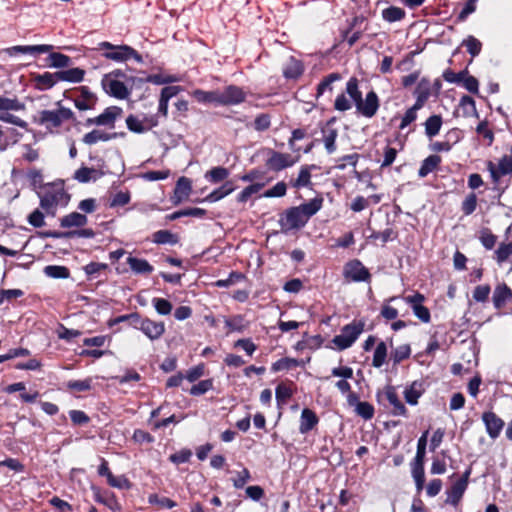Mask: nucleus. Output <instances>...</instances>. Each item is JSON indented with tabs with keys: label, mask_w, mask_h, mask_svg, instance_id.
I'll return each instance as SVG.
<instances>
[{
	"label": "nucleus",
	"mask_w": 512,
	"mask_h": 512,
	"mask_svg": "<svg viewBox=\"0 0 512 512\" xmlns=\"http://www.w3.org/2000/svg\"><path fill=\"white\" fill-rule=\"evenodd\" d=\"M57 105L58 109L42 110L34 119L38 125L43 126L50 133L58 132L64 121L74 118V113L71 109L61 106L60 102H58Z\"/></svg>",
	"instance_id": "f257e3e1"
},
{
	"label": "nucleus",
	"mask_w": 512,
	"mask_h": 512,
	"mask_svg": "<svg viewBox=\"0 0 512 512\" xmlns=\"http://www.w3.org/2000/svg\"><path fill=\"white\" fill-rule=\"evenodd\" d=\"M70 197L62 185H49L40 195V206L47 214L55 215L58 206H66Z\"/></svg>",
	"instance_id": "f03ea898"
},
{
	"label": "nucleus",
	"mask_w": 512,
	"mask_h": 512,
	"mask_svg": "<svg viewBox=\"0 0 512 512\" xmlns=\"http://www.w3.org/2000/svg\"><path fill=\"white\" fill-rule=\"evenodd\" d=\"M25 104L17 97L0 96V121L15 125L20 128H27V122L12 112L24 111Z\"/></svg>",
	"instance_id": "7ed1b4c3"
},
{
	"label": "nucleus",
	"mask_w": 512,
	"mask_h": 512,
	"mask_svg": "<svg viewBox=\"0 0 512 512\" xmlns=\"http://www.w3.org/2000/svg\"><path fill=\"white\" fill-rule=\"evenodd\" d=\"M126 319H132L133 327L140 330L152 341L160 339L165 333V324L161 321L157 322L149 318H140L136 313L121 316L118 321H124Z\"/></svg>",
	"instance_id": "20e7f679"
},
{
	"label": "nucleus",
	"mask_w": 512,
	"mask_h": 512,
	"mask_svg": "<svg viewBox=\"0 0 512 512\" xmlns=\"http://www.w3.org/2000/svg\"><path fill=\"white\" fill-rule=\"evenodd\" d=\"M101 49L107 50L103 56L115 62H126L129 59H134L138 63L143 61L142 56L132 47L128 45H113L110 42H101L99 44Z\"/></svg>",
	"instance_id": "39448f33"
},
{
	"label": "nucleus",
	"mask_w": 512,
	"mask_h": 512,
	"mask_svg": "<svg viewBox=\"0 0 512 512\" xmlns=\"http://www.w3.org/2000/svg\"><path fill=\"white\" fill-rule=\"evenodd\" d=\"M428 431L423 433L417 443V452L415 459L412 463V477L415 481L416 489L420 492L424 487L425 472H424V458L426 453Z\"/></svg>",
	"instance_id": "423d86ee"
},
{
	"label": "nucleus",
	"mask_w": 512,
	"mask_h": 512,
	"mask_svg": "<svg viewBox=\"0 0 512 512\" xmlns=\"http://www.w3.org/2000/svg\"><path fill=\"white\" fill-rule=\"evenodd\" d=\"M364 327L365 322L362 320L353 321L350 324L345 325L342 328L341 333L333 338V343L340 350L349 348L364 331Z\"/></svg>",
	"instance_id": "0eeeda50"
},
{
	"label": "nucleus",
	"mask_w": 512,
	"mask_h": 512,
	"mask_svg": "<svg viewBox=\"0 0 512 512\" xmlns=\"http://www.w3.org/2000/svg\"><path fill=\"white\" fill-rule=\"evenodd\" d=\"M119 75H123V73L116 71L105 75L102 79V86L109 95L125 99L128 97L129 91L125 84L116 78Z\"/></svg>",
	"instance_id": "6e6552de"
},
{
	"label": "nucleus",
	"mask_w": 512,
	"mask_h": 512,
	"mask_svg": "<svg viewBox=\"0 0 512 512\" xmlns=\"http://www.w3.org/2000/svg\"><path fill=\"white\" fill-rule=\"evenodd\" d=\"M123 110L117 106L107 107L100 115L94 118H88L86 126L97 125L114 128L116 120L122 115Z\"/></svg>",
	"instance_id": "1a4fd4ad"
},
{
	"label": "nucleus",
	"mask_w": 512,
	"mask_h": 512,
	"mask_svg": "<svg viewBox=\"0 0 512 512\" xmlns=\"http://www.w3.org/2000/svg\"><path fill=\"white\" fill-rule=\"evenodd\" d=\"M279 223L283 230H292L305 226L307 220L297 206L286 210L284 216L280 218Z\"/></svg>",
	"instance_id": "9d476101"
},
{
	"label": "nucleus",
	"mask_w": 512,
	"mask_h": 512,
	"mask_svg": "<svg viewBox=\"0 0 512 512\" xmlns=\"http://www.w3.org/2000/svg\"><path fill=\"white\" fill-rule=\"evenodd\" d=\"M127 128L134 133H144L153 127L158 125V119L155 115L144 116L139 118L138 116L129 115L126 118Z\"/></svg>",
	"instance_id": "9b49d317"
},
{
	"label": "nucleus",
	"mask_w": 512,
	"mask_h": 512,
	"mask_svg": "<svg viewBox=\"0 0 512 512\" xmlns=\"http://www.w3.org/2000/svg\"><path fill=\"white\" fill-rule=\"evenodd\" d=\"M343 275L354 282L367 281L370 278L369 271L359 260H352L344 266Z\"/></svg>",
	"instance_id": "f8f14e48"
},
{
	"label": "nucleus",
	"mask_w": 512,
	"mask_h": 512,
	"mask_svg": "<svg viewBox=\"0 0 512 512\" xmlns=\"http://www.w3.org/2000/svg\"><path fill=\"white\" fill-rule=\"evenodd\" d=\"M379 98L374 91H370L366 94L365 99L361 97L355 104L357 111L367 118H372L379 109Z\"/></svg>",
	"instance_id": "ddd939ff"
},
{
	"label": "nucleus",
	"mask_w": 512,
	"mask_h": 512,
	"mask_svg": "<svg viewBox=\"0 0 512 512\" xmlns=\"http://www.w3.org/2000/svg\"><path fill=\"white\" fill-rule=\"evenodd\" d=\"M245 99L246 93L240 87L230 85L222 91L219 90V105H237L244 102Z\"/></svg>",
	"instance_id": "4468645a"
},
{
	"label": "nucleus",
	"mask_w": 512,
	"mask_h": 512,
	"mask_svg": "<svg viewBox=\"0 0 512 512\" xmlns=\"http://www.w3.org/2000/svg\"><path fill=\"white\" fill-rule=\"evenodd\" d=\"M469 475L470 471H466L465 474L447 491L446 503L455 506L460 502L465 490L467 489Z\"/></svg>",
	"instance_id": "2eb2a0df"
},
{
	"label": "nucleus",
	"mask_w": 512,
	"mask_h": 512,
	"mask_svg": "<svg viewBox=\"0 0 512 512\" xmlns=\"http://www.w3.org/2000/svg\"><path fill=\"white\" fill-rule=\"evenodd\" d=\"M53 46L49 44H40V45H17L6 48L4 52L9 56H15L16 54H29V55H37L42 53H48L53 50Z\"/></svg>",
	"instance_id": "dca6fc26"
},
{
	"label": "nucleus",
	"mask_w": 512,
	"mask_h": 512,
	"mask_svg": "<svg viewBox=\"0 0 512 512\" xmlns=\"http://www.w3.org/2000/svg\"><path fill=\"white\" fill-rule=\"evenodd\" d=\"M488 171L494 181H498L502 176L512 173V155H504L500 158L498 165L488 162Z\"/></svg>",
	"instance_id": "f3484780"
},
{
	"label": "nucleus",
	"mask_w": 512,
	"mask_h": 512,
	"mask_svg": "<svg viewBox=\"0 0 512 512\" xmlns=\"http://www.w3.org/2000/svg\"><path fill=\"white\" fill-rule=\"evenodd\" d=\"M295 163L296 159H294L290 154L276 151L271 152V155L266 162L267 166L273 171H281L293 166Z\"/></svg>",
	"instance_id": "a211bd4d"
},
{
	"label": "nucleus",
	"mask_w": 512,
	"mask_h": 512,
	"mask_svg": "<svg viewBox=\"0 0 512 512\" xmlns=\"http://www.w3.org/2000/svg\"><path fill=\"white\" fill-rule=\"evenodd\" d=\"M482 420L490 438L496 439L504 427V421L492 411L484 412Z\"/></svg>",
	"instance_id": "6ab92c4d"
},
{
	"label": "nucleus",
	"mask_w": 512,
	"mask_h": 512,
	"mask_svg": "<svg viewBox=\"0 0 512 512\" xmlns=\"http://www.w3.org/2000/svg\"><path fill=\"white\" fill-rule=\"evenodd\" d=\"M331 374L334 377L341 378L336 382L335 386L339 389L342 394L351 392V385L347 381L353 377V369L348 366H339L331 370Z\"/></svg>",
	"instance_id": "aec40b11"
},
{
	"label": "nucleus",
	"mask_w": 512,
	"mask_h": 512,
	"mask_svg": "<svg viewBox=\"0 0 512 512\" xmlns=\"http://www.w3.org/2000/svg\"><path fill=\"white\" fill-rule=\"evenodd\" d=\"M192 190V183L190 179L186 177H180L177 180L173 196L171 197V201L174 205H179L183 201L189 198V195Z\"/></svg>",
	"instance_id": "412c9836"
},
{
	"label": "nucleus",
	"mask_w": 512,
	"mask_h": 512,
	"mask_svg": "<svg viewBox=\"0 0 512 512\" xmlns=\"http://www.w3.org/2000/svg\"><path fill=\"white\" fill-rule=\"evenodd\" d=\"M425 387L422 381H414L404 390L405 401L409 405H417L419 398L424 394Z\"/></svg>",
	"instance_id": "4be33fe9"
},
{
	"label": "nucleus",
	"mask_w": 512,
	"mask_h": 512,
	"mask_svg": "<svg viewBox=\"0 0 512 512\" xmlns=\"http://www.w3.org/2000/svg\"><path fill=\"white\" fill-rule=\"evenodd\" d=\"M33 80L36 89L40 91L48 90L59 82L58 72H44L43 74H36L34 75Z\"/></svg>",
	"instance_id": "5701e85b"
},
{
	"label": "nucleus",
	"mask_w": 512,
	"mask_h": 512,
	"mask_svg": "<svg viewBox=\"0 0 512 512\" xmlns=\"http://www.w3.org/2000/svg\"><path fill=\"white\" fill-rule=\"evenodd\" d=\"M512 299V291L506 284H499L493 292V304L499 309Z\"/></svg>",
	"instance_id": "b1692460"
},
{
	"label": "nucleus",
	"mask_w": 512,
	"mask_h": 512,
	"mask_svg": "<svg viewBox=\"0 0 512 512\" xmlns=\"http://www.w3.org/2000/svg\"><path fill=\"white\" fill-rule=\"evenodd\" d=\"M385 396L392 406V414L395 416H407V409L398 398V395L393 387H388L385 391Z\"/></svg>",
	"instance_id": "393cba45"
},
{
	"label": "nucleus",
	"mask_w": 512,
	"mask_h": 512,
	"mask_svg": "<svg viewBox=\"0 0 512 512\" xmlns=\"http://www.w3.org/2000/svg\"><path fill=\"white\" fill-rule=\"evenodd\" d=\"M117 137V133H107L99 129H94L83 136L82 141L87 145H94L98 142H106Z\"/></svg>",
	"instance_id": "a878e982"
},
{
	"label": "nucleus",
	"mask_w": 512,
	"mask_h": 512,
	"mask_svg": "<svg viewBox=\"0 0 512 512\" xmlns=\"http://www.w3.org/2000/svg\"><path fill=\"white\" fill-rule=\"evenodd\" d=\"M318 423V417L312 410L305 408L302 410L300 417L299 431L301 434H306L312 430Z\"/></svg>",
	"instance_id": "bb28decb"
},
{
	"label": "nucleus",
	"mask_w": 512,
	"mask_h": 512,
	"mask_svg": "<svg viewBox=\"0 0 512 512\" xmlns=\"http://www.w3.org/2000/svg\"><path fill=\"white\" fill-rule=\"evenodd\" d=\"M82 95L74 100L75 107L80 111L91 110L96 103L95 96L86 87L81 88Z\"/></svg>",
	"instance_id": "cd10ccee"
},
{
	"label": "nucleus",
	"mask_w": 512,
	"mask_h": 512,
	"mask_svg": "<svg viewBox=\"0 0 512 512\" xmlns=\"http://www.w3.org/2000/svg\"><path fill=\"white\" fill-rule=\"evenodd\" d=\"M303 73V65L302 63L295 59L294 57H290L284 68L283 75L287 79H296Z\"/></svg>",
	"instance_id": "c85d7f7f"
},
{
	"label": "nucleus",
	"mask_w": 512,
	"mask_h": 512,
	"mask_svg": "<svg viewBox=\"0 0 512 512\" xmlns=\"http://www.w3.org/2000/svg\"><path fill=\"white\" fill-rule=\"evenodd\" d=\"M87 217L84 214L78 212H72L60 220L61 227L71 228V227H82L87 224Z\"/></svg>",
	"instance_id": "c756f323"
},
{
	"label": "nucleus",
	"mask_w": 512,
	"mask_h": 512,
	"mask_svg": "<svg viewBox=\"0 0 512 512\" xmlns=\"http://www.w3.org/2000/svg\"><path fill=\"white\" fill-rule=\"evenodd\" d=\"M85 76V71L81 68H71L63 71H58L59 81L70 82V83H80L83 81Z\"/></svg>",
	"instance_id": "7c9ffc66"
},
{
	"label": "nucleus",
	"mask_w": 512,
	"mask_h": 512,
	"mask_svg": "<svg viewBox=\"0 0 512 512\" xmlns=\"http://www.w3.org/2000/svg\"><path fill=\"white\" fill-rule=\"evenodd\" d=\"M127 264L136 274H150L153 271V267L145 259L129 256L127 258Z\"/></svg>",
	"instance_id": "2f4dec72"
},
{
	"label": "nucleus",
	"mask_w": 512,
	"mask_h": 512,
	"mask_svg": "<svg viewBox=\"0 0 512 512\" xmlns=\"http://www.w3.org/2000/svg\"><path fill=\"white\" fill-rule=\"evenodd\" d=\"M441 163V157L438 155H430L425 158L418 170V175L421 178L426 177L433 172Z\"/></svg>",
	"instance_id": "473e14b6"
},
{
	"label": "nucleus",
	"mask_w": 512,
	"mask_h": 512,
	"mask_svg": "<svg viewBox=\"0 0 512 512\" xmlns=\"http://www.w3.org/2000/svg\"><path fill=\"white\" fill-rule=\"evenodd\" d=\"M192 96L200 103L219 105V90L204 91L197 89L192 92Z\"/></svg>",
	"instance_id": "72a5a7b5"
},
{
	"label": "nucleus",
	"mask_w": 512,
	"mask_h": 512,
	"mask_svg": "<svg viewBox=\"0 0 512 512\" xmlns=\"http://www.w3.org/2000/svg\"><path fill=\"white\" fill-rule=\"evenodd\" d=\"M322 205H323V198L316 197L307 203L299 205L298 207L301 210V212L303 213L306 220L308 221L310 217L315 215L322 208Z\"/></svg>",
	"instance_id": "f704fd0d"
},
{
	"label": "nucleus",
	"mask_w": 512,
	"mask_h": 512,
	"mask_svg": "<svg viewBox=\"0 0 512 512\" xmlns=\"http://www.w3.org/2000/svg\"><path fill=\"white\" fill-rule=\"evenodd\" d=\"M229 170L225 167L217 166L207 171L204 175L205 179L210 183H220L229 176Z\"/></svg>",
	"instance_id": "c9c22d12"
},
{
	"label": "nucleus",
	"mask_w": 512,
	"mask_h": 512,
	"mask_svg": "<svg viewBox=\"0 0 512 512\" xmlns=\"http://www.w3.org/2000/svg\"><path fill=\"white\" fill-rule=\"evenodd\" d=\"M235 190V187L231 182L224 183L221 187L212 191L206 198L205 201L208 202H217L227 195L231 194Z\"/></svg>",
	"instance_id": "e433bc0d"
},
{
	"label": "nucleus",
	"mask_w": 512,
	"mask_h": 512,
	"mask_svg": "<svg viewBox=\"0 0 512 512\" xmlns=\"http://www.w3.org/2000/svg\"><path fill=\"white\" fill-rule=\"evenodd\" d=\"M304 364L305 363L303 360L285 357V358H281L278 361H276L275 363H273L271 369L274 372H278V371H283V370H290V369H293L298 366H304Z\"/></svg>",
	"instance_id": "4c0bfd02"
},
{
	"label": "nucleus",
	"mask_w": 512,
	"mask_h": 512,
	"mask_svg": "<svg viewBox=\"0 0 512 512\" xmlns=\"http://www.w3.org/2000/svg\"><path fill=\"white\" fill-rule=\"evenodd\" d=\"M100 177V172L94 168L81 167L74 173V179L80 183H87Z\"/></svg>",
	"instance_id": "58836bf2"
},
{
	"label": "nucleus",
	"mask_w": 512,
	"mask_h": 512,
	"mask_svg": "<svg viewBox=\"0 0 512 512\" xmlns=\"http://www.w3.org/2000/svg\"><path fill=\"white\" fill-rule=\"evenodd\" d=\"M424 126L426 135L432 138L440 132L442 117L440 115H432L425 121Z\"/></svg>",
	"instance_id": "ea45409f"
},
{
	"label": "nucleus",
	"mask_w": 512,
	"mask_h": 512,
	"mask_svg": "<svg viewBox=\"0 0 512 512\" xmlns=\"http://www.w3.org/2000/svg\"><path fill=\"white\" fill-rule=\"evenodd\" d=\"M47 60L50 68H66L71 63L69 56L58 52L50 53Z\"/></svg>",
	"instance_id": "a19ab883"
},
{
	"label": "nucleus",
	"mask_w": 512,
	"mask_h": 512,
	"mask_svg": "<svg viewBox=\"0 0 512 512\" xmlns=\"http://www.w3.org/2000/svg\"><path fill=\"white\" fill-rule=\"evenodd\" d=\"M405 15V11L397 6H390L382 11V18L389 23L401 21Z\"/></svg>",
	"instance_id": "79ce46f5"
},
{
	"label": "nucleus",
	"mask_w": 512,
	"mask_h": 512,
	"mask_svg": "<svg viewBox=\"0 0 512 512\" xmlns=\"http://www.w3.org/2000/svg\"><path fill=\"white\" fill-rule=\"evenodd\" d=\"M323 143L328 154L336 151V139L338 132L334 128H328L323 131Z\"/></svg>",
	"instance_id": "37998d69"
},
{
	"label": "nucleus",
	"mask_w": 512,
	"mask_h": 512,
	"mask_svg": "<svg viewBox=\"0 0 512 512\" xmlns=\"http://www.w3.org/2000/svg\"><path fill=\"white\" fill-rule=\"evenodd\" d=\"M410 355H411L410 345L402 344V345L397 346L396 348H394L391 351L390 357H391L393 363L396 365V364H399L400 362H402L403 360L409 358Z\"/></svg>",
	"instance_id": "c03bdc74"
},
{
	"label": "nucleus",
	"mask_w": 512,
	"mask_h": 512,
	"mask_svg": "<svg viewBox=\"0 0 512 512\" xmlns=\"http://www.w3.org/2000/svg\"><path fill=\"white\" fill-rule=\"evenodd\" d=\"M387 345L385 342L381 341L376 346V349L374 351L372 365L376 368H380L383 366V364L386 361L387 358Z\"/></svg>",
	"instance_id": "a18cd8bd"
},
{
	"label": "nucleus",
	"mask_w": 512,
	"mask_h": 512,
	"mask_svg": "<svg viewBox=\"0 0 512 512\" xmlns=\"http://www.w3.org/2000/svg\"><path fill=\"white\" fill-rule=\"evenodd\" d=\"M46 276L54 279H65L69 277V270L65 266L48 265L44 268Z\"/></svg>",
	"instance_id": "49530a36"
},
{
	"label": "nucleus",
	"mask_w": 512,
	"mask_h": 512,
	"mask_svg": "<svg viewBox=\"0 0 512 512\" xmlns=\"http://www.w3.org/2000/svg\"><path fill=\"white\" fill-rule=\"evenodd\" d=\"M265 186L264 183H254L244 188L237 196L239 203L247 202L253 194L258 193Z\"/></svg>",
	"instance_id": "de8ad7c7"
},
{
	"label": "nucleus",
	"mask_w": 512,
	"mask_h": 512,
	"mask_svg": "<svg viewBox=\"0 0 512 512\" xmlns=\"http://www.w3.org/2000/svg\"><path fill=\"white\" fill-rule=\"evenodd\" d=\"M224 323L225 327L228 329V332H241L246 328L244 319L240 315H236L231 318H225Z\"/></svg>",
	"instance_id": "09e8293b"
},
{
	"label": "nucleus",
	"mask_w": 512,
	"mask_h": 512,
	"mask_svg": "<svg viewBox=\"0 0 512 512\" xmlns=\"http://www.w3.org/2000/svg\"><path fill=\"white\" fill-rule=\"evenodd\" d=\"M153 241L157 244H175L177 237L168 230H159L153 234Z\"/></svg>",
	"instance_id": "8fccbe9b"
},
{
	"label": "nucleus",
	"mask_w": 512,
	"mask_h": 512,
	"mask_svg": "<svg viewBox=\"0 0 512 512\" xmlns=\"http://www.w3.org/2000/svg\"><path fill=\"white\" fill-rule=\"evenodd\" d=\"M148 502L152 505H157L161 509H172L176 503L168 497H160L157 494H151L148 497Z\"/></svg>",
	"instance_id": "3c124183"
},
{
	"label": "nucleus",
	"mask_w": 512,
	"mask_h": 512,
	"mask_svg": "<svg viewBox=\"0 0 512 512\" xmlns=\"http://www.w3.org/2000/svg\"><path fill=\"white\" fill-rule=\"evenodd\" d=\"M462 45L466 47L472 57L479 55L482 49V43L474 36H468L463 40Z\"/></svg>",
	"instance_id": "603ef678"
},
{
	"label": "nucleus",
	"mask_w": 512,
	"mask_h": 512,
	"mask_svg": "<svg viewBox=\"0 0 512 512\" xmlns=\"http://www.w3.org/2000/svg\"><path fill=\"white\" fill-rule=\"evenodd\" d=\"M459 105L463 111V116L470 117L477 115L475 101L470 96H463Z\"/></svg>",
	"instance_id": "864d4df0"
},
{
	"label": "nucleus",
	"mask_w": 512,
	"mask_h": 512,
	"mask_svg": "<svg viewBox=\"0 0 512 512\" xmlns=\"http://www.w3.org/2000/svg\"><path fill=\"white\" fill-rule=\"evenodd\" d=\"M346 93L350 96V98L354 101V104L357 103L362 97V93L359 90L358 80L355 77L350 78L346 83Z\"/></svg>",
	"instance_id": "5fc2aeb1"
},
{
	"label": "nucleus",
	"mask_w": 512,
	"mask_h": 512,
	"mask_svg": "<svg viewBox=\"0 0 512 512\" xmlns=\"http://www.w3.org/2000/svg\"><path fill=\"white\" fill-rule=\"evenodd\" d=\"M512 255V243H501L495 251L496 261L502 264Z\"/></svg>",
	"instance_id": "6e6d98bb"
},
{
	"label": "nucleus",
	"mask_w": 512,
	"mask_h": 512,
	"mask_svg": "<svg viewBox=\"0 0 512 512\" xmlns=\"http://www.w3.org/2000/svg\"><path fill=\"white\" fill-rule=\"evenodd\" d=\"M67 388L72 391L83 392L88 391L92 387V379L87 378L84 380H71L66 384Z\"/></svg>",
	"instance_id": "4d7b16f0"
},
{
	"label": "nucleus",
	"mask_w": 512,
	"mask_h": 512,
	"mask_svg": "<svg viewBox=\"0 0 512 512\" xmlns=\"http://www.w3.org/2000/svg\"><path fill=\"white\" fill-rule=\"evenodd\" d=\"M106 479H107V483L111 487H114V488L129 489L131 487V483L124 475L114 476L111 473L110 475H108V477Z\"/></svg>",
	"instance_id": "13d9d810"
},
{
	"label": "nucleus",
	"mask_w": 512,
	"mask_h": 512,
	"mask_svg": "<svg viewBox=\"0 0 512 512\" xmlns=\"http://www.w3.org/2000/svg\"><path fill=\"white\" fill-rule=\"evenodd\" d=\"M152 304L160 315H169L172 311V304L164 298H153Z\"/></svg>",
	"instance_id": "bf43d9fd"
},
{
	"label": "nucleus",
	"mask_w": 512,
	"mask_h": 512,
	"mask_svg": "<svg viewBox=\"0 0 512 512\" xmlns=\"http://www.w3.org/2000/svg\"><path fill=\"white\" fill-rule=\"evenodd\" d=\"M355 411L359 416H361L365 420H369L374 416V407L366 401L357 402Z\"/></svg>",
	"instance_id": "052dcab7"
},
{
	"label": "nucleus",
	"mask_w": 512,
	"mask_h": 512,
	"mask_svg": "<svg viewBox=\"0 0 512 512\" xmlns=\"http://www.w3.org/2000/svg\"><path fill=\"white\" fill-rule=\"evenodd\" d=\"M276 400L279 405L285 404L286 401L292 396L293 392L290 387L285 384H279L276 387Z\"/></svg>",
	"instance_id": "680f3d73"
},
{
	"label": "nucleus",
	"mask_w": 512,
	"mask_h": 512,
	"mask_svg": "<svg viewBox=\"0 0 512 512\" xmlns=\"http://www.w3.org/2000/svg\"><path fill=\"white\" fill-rule=\"evenodd\" d=\"M213 387V382L211 379L202 380L199 383L192 386L190 389V394L194 396L203 395Z\"/></svg>",
	"instance_id": "e2e57ef3"
},
{
	"label": "nucleus",
	"mask_w": 512,
	"mask_h": 512,
	"mask_svg": "<svg viewBox=\"0 0 512 512\" xmlns=\"http://www.w3.org/2000/svg\"><path fill=\"white\" fill-rule=\"evenodd\" d=\"M287 186L284 182L276 183L271 189L266 190L262 197L265 198H273V197H283L286 194Z\"/></svg>",
	"instance_id": "0e129e2a"
},
{
	"label": "nucleus",
	"mask_w": 512,
	"mask_h": 512,
	"mask_svg": "<svg viewBox=\"0 0 512 512\" xmlns=\"http://www.w3.org/2000/svg\"><path fill=\"white\" fill-rule=\"evenodd\" d=\"M311 174L308 167H302L293 186L296 188L306 187L310 184Z\"/></svg>",
	"instance_id": "69168bd1"
},
{
	"label": "nucleus",
	"mask_w": 512,
	"mask_h": 512,
	"mask_svg": "<svg viewBox=\"0 0 512 512\" xmlns=\"http://www.w3.org/2000/svg\"><path fill=\"white\" fill-rule=\"evenodd\" d=\"M340 79V75L337 73L329 74L326 78H324L318 85L317 92L318 95H321L325 92V90H332V83L338 81Z\"/></svg>",
	"instance_id": "338daca9"
},
{
	"label": "nucleus",
	"mask_w": 512,
	"mask_h": 512,
	"mask_svg": "<svg viewBox=\"0 0 512 512\" xmlns=\"http://www.w3.org/2000/svg\"><path fill=\"white\" fill-rule=\"evenodd\" d=\"M477 206V197L474 193L469 194L462 203V211L465 215L472 214Z\"/></svg>",
	"instance_id": "774afa93"
}]
</instances>
